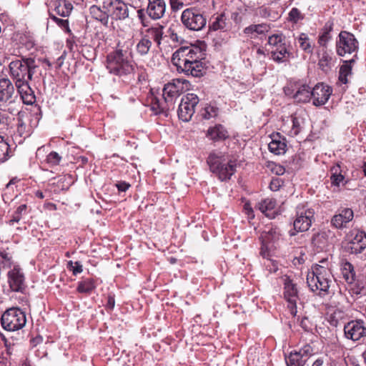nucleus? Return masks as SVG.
<instances>
[{
	"mask_svg": "<svg viewBox=\"0 0 366 366\" xmlns=\"http://www.w3.org/2000/svg\"><path fill=\"white\" fill-rule=\"evenodd\" d=\"M11 76L15 81L17 92H27L31 90L28 81L31 80L37 67L35 59L31 57L16 59L9 65Z\"/></svg>",
	"mask_w": 366,
	"mask_h": 366,
	"instance_id": "nucleus-1",
	"label": "nucleus"
},
{
	"mask_svg": "<svg viewBox=\"0 0 366 366\" xmlns=\"http://www.w3.org/2000/svg\"><path fill=\"white\" fill-rule=\"evenodd\" d=\"M320 264L313 265L307 275V283L312 292H318L320 296L330 293V288L333 284V276L326 259Z\"/></svg>",
	"mask_w": 366,
	"mask_h": 366,
	"instance_id": "nucleus-2",
	"label": "nucleus"
},
{
	"mask_svg": "<svg viewBox=\"0 0 366 366\" xmlns=\"http://www.w3.org/2000/svg\"><path fill=\"white\" fill-rule=\"evenodd\" d=\"M207 45L204 42L200 41L197 44H191L187 46L179 48L172 57V64L179 71L186 65L197 59H205Z\"/></svg>",
	"mask_w": 366,
	"mask_h": 366,
	"instance_id": "nucleus-3",
	"label": "nucleus"
},
{
	"mask_svg": "<svg viewBox=\"0 0 366 366\" xmlns=\"http://www.w3.org/2000/svg\"><path fill=\"white\" fill-rule=\"evenodd\" d=\"M207 162L211 172L214 174L221 181L229 180L236 172L237 164L235 161L232 159L225 161L221 153L211 152Z\"/></svg>",
	"mask_w": 366,
	"mask_h": 366,
	"instance_id": "nucleus-4",
	"label": "nucleus"
},
{
	"mask_svg": "<svg viewBox=\"0 0 366 366\" xmlns=\"http://www.w3.org/2000/svg\"><path fill=\"white\" fill-rule=\"evenodd\" d=\"M127 51L117 49L107 56V68L111 74L122 76L131 73L133 66L127 59Z\"/></svg>",
	"mask_w": 366,
	"mask_h": 366,
	"instance_id": "nucleus-5",
	"label": "nucleus"
},
{
	"mask_svg": "<svg viewBox=\"0 0 366 366\" xmlns=\"http://www.w3.org/2000/svg\"><path fill=\"white\" fill-rule=\"evenodd\" d=\"M102 7L112 19L117 21H123L135 12L134 6L122 0H104Z\"/></svg>",
	"mask_w": 366,
	"mask_h": 366,
	"instance_id": "nucleus-6",
	"label": "nucleus"
},
{
	"mask_svg": "<svg viewBox=\"0 0 366 366\" xmlns=\"http://www.w3.org/2000/svg\"><path fill=\"white\" fill-rule=\"evenodd\" d=\"M26 322L25 313L18 307L6 310L1 317V326L7 331H16L21 329Z\"/></svg>",
	"mask_w": 366,
	"mask_h": 366,
	"instance_id": "nucleus-7",
	"label": "nucleus"
},
{
	"mask_svg": "<svg viewBox=\"0 0 366 366\" xmlns=\"http://www.w3.org/2000/svg\"><path fill=\"white\" fill-rule=\"evenodd\" d=\"M173 93H147V104L155 115L163 114L174 104Z\"/></svg>",
	"mask_w": 366,
	"mask_h": 366,
	"instance_id": "nucleus-8",
	"label": "nucleus"
},
{
	"mask_svg": "<svg viewBox=\"0 0 366 366\" xmlns=\"http://www.w3.org/2000/svg\"><path fill=\"white\" fill-rule=\"evenodd\" d=\"M268 46L274 61L284 62L289 58L290 53L285 42V36L282 34L269 36Z\"/></svg>",
	"mask_w": 366,
	"mask_h": 366,
	"instance_id": "nucleus-9",
	"label": "nucleus"
},
{
	"mask_svg": "<svg viewBox=\"0 0 366 366\" xmlns=\"http://www.w3.org/2000/svg\"><path fill=\"white\" fill-rule=\"evenodd\" d=\"M280 232L277 228L268 227L261 234L262 247L260 254L264 258H268L274 252L280 239Z\"/></svg>",
	"mask_w": 366,
	"mask_h": 366,
	"instance_id": "nucleus-10",
	"label": "nucleus"
},
{
	"mask_svg": "<svg viewBox=\"0 0 366 366\" xmlns=\"http://www.w3.org/2000/svg\"><path fill=\"white\" fill-rule=\"evenodd\" d=\"M181 20L186 28L194 31L202 30L207 24L204 16L195 8L184 10L182 13Z\"/></svg>",
	"mask_w": 366,
	"mask_h": 366,
	"instance_id": "nucleus-11",
	"label": "nucleus"
},
{
	"mask_svg": "<svg viewBox=\"0 0 366 366\" xmlns=\"http://www.w3.org/2000/svg\"><path fill=\"white\" fill-rule=\"evenodd\" d=\"M315 211L304 204H300L296 208V218L294 221V229L297 232L307 231L314 221Z\"/></svg>",
	"mask_w": 366,
	"mask_h": 366,
	"instance_id": "nucleus-12",
	"label": "nucleus"
},
{
	"mask_svg": "<svg viewBox=\"0 0 366 366\" xmlns=\"http://www.w3.org/2000/svg\"><path fill=\"white\" fill-rule=\"evenodd\" d=\"M199 102V97L195 93H187V94L182 98L181 103L179 106V118L183 122H189L194 115L195 107Z\"/></svg>",
	"mask_w": 366,
	"mask_h": 366,
	"instance_id": "nucleus-13",
	"label": "nucleus"
},
{
	"mask_svg": "<svg viewBox=\"0 0 366 366\" xmlns=\"http://www.w3.org/2000/svg\"><path fill=\"white\" fill-rule=\"evenodd\" d=\"M358 49V41L355 36L346 31H342L339 34V39L337 41V53L340 56H345L347 54H352Z\"/></svg>",
	"mask_w": 366,
	"mask_h": 366,
	"instance_id": "nucleus-14",
	"label": "nucleus"
},
{
	"mask_svg": "<svg viewBox=\"0 0 366 366\" xmlns=\"http://www.w3.org/2000/svg\"><path fill=\"white\" fill-rule=\"evenodd\" d=\"M284 281V297L288 303V308L290 314L295 316L297 310V302L299 300L298 290L297 285L287 276L283 277Z\"/></svg>",
	"mask_w": 366,
	"mask_h": 366,
	"instance_id": "nucleus-15",
	"label": "nucleus"
},
{
	"mask_svg": "<svg viewBox=\"0 0 366 366\" xmlns=\"http://www.w3.org/2000/svg\"><path fill=\"white\" fill-rule=\"evenodd\" d=\"M7 282L14 292L24 293L26 288L24 273L20 266H15L7 272Z\"/></svg>",
	"mask_w": 366,
	"mask_h": 366,
	"instance_id": "nucleus-16",
	"label": "nucleus"
},
{
	"mask_svg": "<svg viewBox=\"0 0 366 366\" xmlns=\"http://www.w3.org/2000/svg\"><path fill=\"white\" fill-rule=\"evenodd\" d=\"M330 92V87L324 83L320 82L312 87L305 79H290L287 85L284 88V92Z\"/></svg>",
	"mask_w": 366,
	"mask_h": 366,
	"instance_id": "nucleus-17",
	"label": "nucleus"
},
{
	"mask_svg": "<svg viewBox=\"0 0 366 366\" xmlns=\"http://www.w3.org/2000/svg\"><path fill=\"white\" fill-rule=\"evenodd\" d=\"M344 332L347 339L357 341L366 336V327L362 320H352L345 325Z\"/></svg>",
	"mask_w": 366,
	"mask_h": 366,
	"instance_id": "nucleus-18",
	"label": "nucleus"
},
{
	"mask_svg": "<svg viewBox=\"0 0 366 366\" xmlns=\"http://www.w3.org/2000/svg\"><path fill=\"white\" fill-rule=\"evenodd\" d=\"M292 98L297 102H309L312 101L315 106L324 105L331 93H293Z\"/></svg>",
	"mask_w": 366,
	"mask_h": 366,
	"instance_id": "nucleus-19",
	"label": "nucleus"
},
{
	"mask_svg": "<svg viewBox=\"0 0 366 366\" xmlns=\"http://www.w3.org/2000/svg\"><path fill=\"white\" fill-rule=\"evenodd\" d=\"M349 238L348 249L351 253L358 254L366 248V233L365 232L352 230Z\"/></svg>",
	"mask_w": 366,
	"mask_h": 366,
	"instance_id": "nucleus-20",
	"label": "nucleus"
},
{
	"mask_svg": "<svg viewBox=\"0 0 366 366\" xmlns=\"http://www.w3.org/2000/svg\"><path fill=\"white\" fill-rule=\"evenodd\" d=\"M204 59H197L179 68V71L187 75L194 77L202 76L206 73V64Z\"/></svg>",
	"mask_w": 366,
	"mask_h": 366,
	"instance_id": "nucleus-21",
	"label": "nucleus"
},
{
	"mask_svg": "<svg viewBox=\"0 0 366 366\" xmlns=\"http://www.w3.org/2000/svg\"><path fill=\"white\" fill-rule=\"evenodd\" d=\"M353 211L350 208H342L335 214L331 219V224L337 229H341L353 219Z\"/></svg>",
	"mask_w": 366,
	"mask_h": 366,
	"instance_id": "nucleus-22",
	"label": "nucleus"
},
{
	"mask_svg": "<svg viewBox=\"0 0 366 366\" xmlns=\"http://www.w3.org/2000/svg\"><path fill=\"white\" fill-rule=\"evenodd\" d=\"M147 12L153 19H159L165 14L166 4L164 0H148Z\"/></svg>",
	"mask_w": 366,
	"mask_h": 366,
	"instance_id": "nucleus-23",
	"label": "nucleus"
},
{
	"mask_svg": "<svg viewBox=\"0 0 366 366\" xmlns=\"http://www.w3.org/2000/svg\"><path fill=\"white\" fill-rule=\"evenodd\" d=\"M206 137L211 141H224L229 137V133L225 127L221 124H217L209 127L206 132Z\"/></svg>",
	"mask_w": 366,
	"mask_h": 366,
	"instance_id": "nucleus-24",
	"label": "nucleus"
},
{
	"mask_svg": "<svg viewBox=\"0 0 366 366\" xmlns=\"http://www.w3.org/2000/svg\"><path fill=\"white\" fill-rule=\"evenodd\" d=\"M45 1L46 4H49L51 7L54 8V10L56 14L63 17L68 16L73 9L71 4L66 1V0Z\"/></svg>",
	"mask_w": 366,
	"mask_h": 366,
	"instance_id": "nucleus-25",
	"label": "nucleus"
},
{
	"mask_svg": "<svg viewBox=\"0 0 366 366\" xmlns=\"http://www.w3.org/2000/svg\"><path fill=\"white\" fill-rule=\"evenodd\" d=\"M271 142L268 144L269 150L276 154L281 155L286 152L287 144L285 139L278 133L271 136Z\"/></svg>",
	"mask_w": 366,
	"mask_h": 366,
	"instance_id": "nucleus-26",
	"label": "nucleus"
},
{
	"mask_svg": "<svg viewBox=\"0 0 366 366\" xmlns=\"http://www.w3.org/2000/svg\"><path fill=\"white\" fill-rule=\"evenodd\" d=\"M164 26L157 24L154 26L148 28L141 32V36L149 41L153 40L158 46L161 44V41L164 34Z\"/></svg>",
	"mask_w": 366,
	"mask_h": 366,
	"instance_id": "nucleus-27",
	"label": "nucleus"
},
{
	"mask_svg": "<svg viewBox=\"0 0 366 366\" xmlns=\"http://www.w3.org/2000/svg\"><path fill=\"white\" fill-rule=\"evenodd\" d=\"M270 29V26L267 24H251L245 27L243 32L245 35L254 39L257 37L259 35L265 34Z\"/></svg>",
	"mask_w": 366,
	"mask_h": 366,
	"instance_id": "nucleus-28",
	"label": "nucleus"
},
{
	"mask_svg": "<svg viewBox=\"0 0 366 366\" xmlns=\"http://www.w3.org/2000/svg\"><path fill=\"white\" fill-rule=\"evenodd\" d=\"M15 266L19 265L14 261L9 249H0V270L11 269Z\"/></svg>",
	"mask_w": 366,
	"mask_h": 366,
	"instance_id": "nucleus-29",
	"label": "nucleus"
},
{
	"mask_svg": "<svg viewBox=\"0 0 366 366\" xmlns=\"http://www.w3.org/2000/svg\"><path fill=\"white\" fill-rule=\"evenodd\" d=\"M190 86L188 81L181 80L179 79H173L172 81L166 84L162 92H184L189 89Z\"/></svg>",
	"mask_w": 366,
	"mask_h": 366,
	"instance_id": "nucleus-30",
	"label": "nucleus"
},
{
	"mask_svg": "<svg viewBox=\"0 0 366 366\" xmlns=\"http://www.w3.org/2000/svg\"><path fill=\"white\" fill-rule=\"evenodd\" d=\"M341 271L344 280L348 284H352L355 280V272L353 265L347 262L344 261L341 264Z\"/></svg>",
	"mask_w": 366,
	"mask_h": 366,
	"instance_id": "nucleus-31",
	"label": "nucleus"
},
{
	"mask_svg": "<svg viewBox=\"0 0 366 366\" xmlns=\"http://www.w3.org/2000/svg\"><path fill=\"white\" fill-rule=\"evenodd\" d=\"M331 184L335 187H340L341 184H344L345 177L342 174V170L339 163L332 166L330 169Z\"/></svg>",
	"mask_w": 366,
	"mask_h": 366,
	"instance_id": "nucleus-32",
	"label": "nucleus"
},
{
	"mask_svg": "<svg viewBox=\"0 0 366 366\" xmlns=\"http://www.w3.org/2000/svg\"><path fill=\"white\" fill-rule=\"evenodd\" d=\"M285 360L287 366H304L307 362V359L302 356V353L297 351L290 352Z\"/></svg>",
	"mask_w": 366,
	"mask_h": 366,
	"instance_id": "nucleus-33",
	"label": "nucleus"
},
{
	"mask_svg": "<svg viewBox=\"0 0 366 366\" xmlns=\"http://www.w3.org/2000/svg\"><path fill=\"white\" fill-rule=\"evenodd\" d=\"M355 62V59H352L350 61H344V64L341 66L339 72V80L342 84L347 82V77L352 74V66L351 64Z\"/></svg>",
	"mask_w": 366,
	"mask_h": 366,
	"instance_id": "nucleus-34",
	"label": "nucleus"
},
{
	"mask_svg": "<svg viewBox=\"0 0 366 366\" xmlns=\"http://www.w3.org/2000/svg\"><path fill=\"white\" fill-rule=\"evenodd\" d=\"M152 45V41L141 36V39L137 43L136 51L139 55L145 56L149 53Z\"/></svg>",
	"mask_w": 366,
	"mask_h": 366,
	"instance_id": "nucleus-35",
	"label": "nucleus"
},
{
	"mask_svg": "<svg viewBox=\"0 0 366 366\" xmlns=\"http://www.w3.org/2000/svg\"><path fill=\"white\" fill-rule=\"evenodd\" d=\"M90 14L93 18L101 21L102 23H107L108 21V13L105 9L102 11L100 7L93 5L89 9Z\"/></svg>",
	"mask_w": 366,
	"mask_h": 366,
	"instance_id": "nucleus-36",
	"label": "nucleus"
},
{
	"mask_svg": "<svg viewBox=\"0 0 366 366\" xmlns=\"http://www.w3.org/2000/svg\"><path fill=\"white\" fill-rule=\"evenodd\" d=\"M275 200L273 199L267 198L261 201L258 204L257 207L262 213L264 214L267 217H270L269 212L273 210L275 208Z\"/></svg>",
	"mask_w": 366,
	"mask_h": 366,
	"instance_id": "nucleus-37",
	"label": "nucleus"
},
{
	"mask_svg": "<svg viewBox=\"0 0 366 366\" xmlns=\"http://www.w3.org/2000/svg\"><path fill=\"white\" fill-rule=\"evenodd\" d=\"M226 16L224 14L218 15L209 25L210 31H224L227 29Z\"/></svg>",
	"mask_w": 366,
	"mask_h": 366,
	"instance_id": "nucleus-38",
	"label": "nucleus"
},
{
	"mask_svg": "<svg viewBox=\"0 0 366 366\" xmlns=\"http://www.w3.org/2000/svg\"><path fill=\"white\" fill-rule=\"evenodd\" d=\"M96 287L94 281L92 278L85 279L79 282L77 291L80 293H89Z\"/></svg>",
	"mask_w": 366,
	"mask_h": 366,
	"instance_id": "nucleus-39",
	"label": "nucleus"
},
{
	"mask_svg": "<svg viewBox=\"0 0 366 366\" xmlns=\"http://www.w3.org/2000/svg\"><path fill=\"white\" fill-rule=\"evenodd\" d=\"M11 156L9 144L0 136V162H6Z\"/></svg>",
	"mask_w": 366,
	"mask_h": 366,
	"instance_id": "nucleus-40",
	"label": "nucleus"
},
{
	"mask_svg": "<svg viewBox=\"0 0 366 366\" xmlns=\"http://www.w3.org/2000/svg\"><path fill=\"white\" fill-rule=\"evenodd\" d=\"M219 109L213 105L207 104L201 111V115L204 119H210L217 117Z\"/></svg>",
	"mask_w": 366,
	"mask_h": 366,
	"instance_id": "nucleus-41",
	"label": "nucleus"
},
{
	"mask_svg": "<svg viewBox=\"0 0 366 366\" xmlns=\"http://www.w3.org/2000/svg\"><path fill=\"white\" fill-rule=\"evenodd\" d=\"M27 206L25 204L19 205L16 211L14 212L11 219L9 220V224L13 225L14 223L19 222L22 218L23 214L26 213Z\"/></svg>",
	"mask_w": 366,
	"mask_h": 366,
	"instance_id": "nucleus-42",
	"label": "nucleus"
},
{
	"mask_svg": "<svg viewBox=\"0 0 366 366\" xmlns=\"http://www.w3.org/2000/svg\"><path fill=\"white\" fill-rule=\"evenodd\" d=\"M298 43L300 46L306 52L312 53V48L311 46V43L310 41V39L307 35L305 33H302L298 37Z\"/></svg>",
	"mask_w": 366,
	"mask_h": 366,
	"instance_id": "nucleus-43",
	"label": "nucleus"
},
{
	"mask_svg": "<svg viewBox=\"0 0 366 366\" xmlns=\"http://www.w3.org/2000/svg\"><path fill=\"white\" fill-rule=\"evenodd\" d=\"M61 160V157L56 152H50L45 159L46 164L50 167L59 165Z\"/></svg>",
	"mask_w": 366,
	"mask_h": 366,
	"instance_id": "nucleus-44",
	"label": "nucleus"
},
{
	"mask_svg": "<svg viewBox=\"0 0 366 366\" xmlns=\"http://www.w3.org/2000/svg\"><path fill=\"white\" fill-rule=\"evenodd\" d=\"M14 86L10 79L4 74L0 75V92L13 90Z\"/></svg>",
	"mask_w": 366,
	"mask_h": 366,
	"instance_id": "nucleus-45",
	"label": "nucleus"
},
{
	"mask_svg": "<svg viewBox=\"0 0 366 366\" xmlns=\"http://www.w3.org/2000/svg\"><path fill=\"white\" fill-rule=\"evenodd\" d=\"M304 19V15L297 8H292L289 13L288 20L294 24Z\"/></svg>",
	"mask_w": 366,
	"mask_h": 366,
	"instance_id": "nucleus-46",
	"label": "nucleus"
},
{
	"mask_svg": "<svg viewBox=\"0 0 366 366\" xmlns=\"http://www.w3.org/2000/svg\"><path fill=\"white\" fill-rule=\"evenodd\" d=\"M67 268L72 271L74 275H76L83 271L82 265L79 262L74 264L72 261H69L67 264Z\"/></svg>",
	"mask_w": 366,
	"mask_h": 366,
	"instance_id": "nucleus-47",
	"label": "nucleus"
},
{
	"mask_svg": "<svg viewBox=\"0 0 366 366\" xmlns=\"http://www.w3.org/2000/svg\"><path fill=\"white\" fill-rule=\"evenodd\" d=\"M24 104L31 105L36 100L34 93H19Z\"/></svg>",
	"mask_w": 366,
	"mask_h": 366,
	"instance_id": "nucleus-48",
	"label": "nucleus"
},
{
	"mask_svg": "<svg viewBox=\"0 0 366 366\" xmlns=\"http://www.w3.org/2000/svg\"><path fill=\"white\" fill-rule=\"evenodd\" d=\"M301 130V126L300 120L297 117H292V128L291 130V134L296 136L297 135Z\"/></svg>",
	"mask_w": 366,
	"mask_h": 366,
	"instance_id": "nucleus-49",
	"label": "nucleus"
},
{
	"mask_svg": "<svg viewBox=\"0 0 366 366\" xmlns=\"http://www.w3.org/2000/svg\"><path fill=\"white\" fill-rule=\"evenodd\" d=\"M12 93H0V107L6 105L12 102Z\"/></svg>",
	"mask_w": 366,
	"mask_h": 366,
	"instance_id": "nucleus-50",
	"label": "nucleus"
},
{
	"mask_svg": "<svg viewBox=\"0 0 366 366\" xmlns=\"http://www.w3.org/2000/svg\"><path fill=\"white\" fill-rule=\"evenodd\" d=\"M267 269L270 272H276L278 269V266L276 262L272 261L271 259H267V263H264Z\"/></svg>",
	"mask_w": 366,
	"mask_h": 366,
	"instance_id": "nucleus-51",
	"label": "nucleus"
},
{
	"mask_svg": "<svg viewBox=\"0 0 366 366\" xmlns=\"http://www.w3.org/2000/svg\"><path fill=\"white\" fill-rule=\"evenodd\" d=\"M331 58L327 55H323L319 61V65L322 69H325L326 67L329 66Z\"/></svg>",
	"mask_w": 366,
	"mask_h": 366,
	"instance_id": "nucleus-52",
	"label": "nucleus"
},
{
	"mask_svg": "<svg viewBox=\"0 0 366 366\" xmlns=\"http://www.w3.org/2000/svg\"><path fill=\"white\" fill-rule=\"evenodd\" d=\"M50 16L61 27H62V28L68 27L69 24H68L67 20L59 19L53 14H50Z\"/></svg>",
	"mask_w": 366,
	"mask_h": 366,
	"instance_id": "nucleus-53",
	"label": "nucleus"
},
{
	"mask_svg": "<svg viewBox=\"0 0 366 366\" xmlns=\"http://www.w3.org/2000/svg\"><path fill=\"white\" fill-rule=\"evenodd\" d=\"M135 11L137 12V17H138L139 20L140 21L141 24H142V26H147V24H146L147 18H146L144 10L142 9H140L137 11L135 10Z\"/></svg>",
	"mask_w": 366,
	"mask_h": 366,
	"instance_id": "nucleus-54",
	"label": "nucleus"
},
{
	"mask_svg": "<svg viewBox=\"0 0 366 366\" xmlns=\"http://www.w3.org/2000/svg\"><path fill=\"white\" fill-rule=\"evenodd\" d=\"M331 36L330 35L329 31H325L320 37L318 42L320 45L325 46L328 41L330 39Z\"/></svg>",
	"mask_w": 366,
	"mask_h": 366,
	"instance_id": "nucleus-55",
	"label": "nucleus"
},
{
	"mask_svg": "<svg viewBox=\"0 0 366 366\" xmlns=\"http://www.w3.org/2000/svg\"><path fill=\"white\" fill-rule=\"evenodd\" d=\"M312 350L310 345H306L302 348L298 352L302 353V356L304 358L308 359V357L312 354Z\"/></svg>",
	"mask_w": 366,
	"mask_h": 366,
	"instance_id": "nucleus-56",
	"label": "nucleus"
},
{
	"mask_svg": "<svg viewBox=\"0 0 366 366\" xmlns=\"http://www.w3.org/2000/svg\"><path fill=\"white\" fill-rule=\"evenodd\" d=\"M130 184L126 182H118L116 184V187L119 192H126L129 187Z\"/></svg>",
	"mask_w": 366,
	"mask_h": 366,
	"instance_id": "nucleus-57",
	"label": "nucleus"
},
{
	"mask_svg": "<svg viewBox=\"0 0 366 366\" xmlns=\"http://www.w3.org/2000/svg\"><path fill=\"white\" fill-rule=\"evenodd\" d=\"M169 2L173 10H179L183 6L182 0H169Z\"/></svg>",
	"mask_w": 366,
	"mask_h": 366,
	"instance_id": "nucleus-58",
	"label": "nucleus"
},
{
	"mask_svg": "<svg viewBox=\"0 0 366 366\" xmlns=\"http://www.w3.org/2000/svg\"><path fill=\"white\" fill-rule=\"evenodd\" d=\"M7 117L4 114L0 113V130H4L7 128Z\"/></svg>",
	"mask_w": 366,
	"mask_h": 366,
	"instance_id": "nucleus-59",
	"label": "nucleus"
},
{
	"mask_svg": "<svg viewBox=\"0 0 366 366\" xmlns=\"http://www.w3.org/2000/svg\"><path fill=\"white\" fill-rule=\"evenodd\" d=\"M244 209L245 211V213L248 215L249 218H254V215L253 214V210L249 203L244 204Z\"/></svg>",
	"mask_w": 366,
	"mask_h": 366,
	"instance_id": "nucleus-60",
	"label": "nucleus"
},
{
	"mask_svg": "<svg viewBox=\"0 0 366 366\" xmlns=\"http://www.w3.org/2000/svg\"><path fill=\"white\" fill-rule=\"evenodd\" d=\"M280 187V179H272L269 184V188L272 191H277Z\"/></svg>",
	"mask_w": 366,
	"mask_h": 366,
	"instance_id": "nucleus-61",
	"label": "nucleus"
},
{
	"mask_svg": "<svg viewBox=\"0 0 366 366\" xmlns=\"http://www.w3.org/2000/svg\"><path fill=\"white\" fill-rule=\"evenodd\" d=\"M114 305H115L114 298L113 297L109 296L108 297V300H107V307L110 309V310H112L114 308Z\"/></svg>",
	"mask_w": 366,
	"mask_h": 366,
	"instance_id": "nucleus-62",
	"label": "nucleus"
},
{
	"mask_svg": "<svg viewBox=\"0 0 366 366\" xmlns=\"http://www.w3.org/2000/svg\"><path fill=\"white\" fill-rule=\"evenodd\" d=\"M323 361L321 359H317L314 362L312 366H322Z\"/></svg>",
	"mask_w": 366,
	"mask_h": 366,
	"instance_id": "nucleus-63",
	"label": "nucleus"
},
{
	"mask_svg": "<svg viewBox=\"0 0 366 366\" xmlns=\"http://www.w3.org/2000/svg\"><path fill=\"white\" fill-rule=\"evenodd\" d=\"M35 196L39 199H44V193L40 191V190H37L36 192H35Z\"/></svg>",
	"mask_w": 366,
	"mask_h": 366,
	"instance_id": "nucleus-64",
	"label": "nucleus"
}]
</instances>
